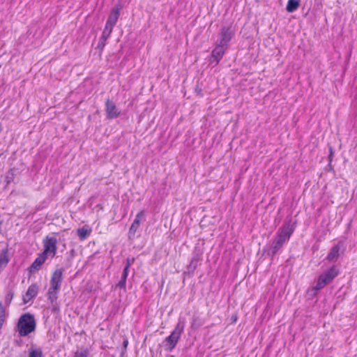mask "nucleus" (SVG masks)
<instances>
[{
  "mask_svg": "<svg viewBox=\"0 0 357 357\" xmlns=\"http://www.w3.org/2000/svg\"><path fill=\"white\" fill-rule=\"evenodd\" d=\"M294 230L293 225H291L289 223L285 224L280 227L266 251L267 255L272 257L275 255L280 250L283 245L289 241Z\"/></svg>",
  "mask_w": 357,
  "mask_h": 357,
  "instance_id": "1",
  "label": "nucleus"
},
{
  "mask_svg": "<svg viewBox=\"0 0 357 357\" xmlns=\"http://www.w3.org/2000/svg\"><path fill=\"white\" fill-rule=\"evenodd\" d=\"M63 272L62 268H57L52 275L50 287L47 291V298L52 304L54 303L57 300L58 294L63 282Z\"/></svg>",
  "mask_w": 357,
  "mask_h": 357,
  "instance_id": "2",
  "label": "nucleus"
},
{
  "mask_svg": "<svg viewBox=\"0 0 357 357\" xmlns=\"http://www.w3.org/2000/svg\"><path fill=\"white\" fill-rule=\"evenodd\" d=\"M17 332L21 337L28 335L35 331L36 321L33 314L26 313L22 314L17 322Z\"/></svg>",
  "mask_w": 357,
  "mask_h": 357,
  "instance_id": "3",
  "label": "nucleus"
},
{
  "mask_svg": "<svg viewBox=\"0 0 357 357\" xmlns=\"http://www.w3.org/2000/svg\"><path fill=\"white\" fill-rule=\"evenodd\" d=\"M185 326V323L184 319L180 318L173 331L165 339V347L167 350L171 351L175 348L181 334L184 331Z\"/></svg>",
  "mask_w": 357,
  "mask_h": 357,
  "instance_id": "4",
  "label": "nucleus"
},
{
  "mask_svg": "<svg viewBox=\"0 0 357 357\" xmlns=\"http://www.w3.org/2000/svg\"><path fill=\"white\" fill-rule=\"evenodd\" d=\"M338 273V269L335 266L329 268L319 275L314 289L316 290L322 289L324 286L332 282L337 276Z\"/></svg>",
  "mask_w": 357,
  "mask_h": 357,
  "instance_id": "5",
  "label": "nucleus"
},
{
  "mask_svg": "<svg viewBox=\"0 0 357 357\" xmlns=\"http://www.w3.org/2000/svg\"><path fill=\"white\" fill-rule=\"evenodd\" d=\"M56 234L54 233L52 236H47L43 241L44 250L42 253L47 257L53 258L56 255L58 243Z\"/></svg>",
  "mask_w": 357,
  "mask_h": 357,
  "instance_id": "6",
  "label": "nucleus"
},
{
  "mask_svg": "<svg viewBox=\"0 0 357 357\" xmlns=\"http://www.w3.org/2000/svg\"><path fill=\"white\" fill-rule=\"evenodd\" d=\"M234 35V30L231 26H223L220 31L215 44L227 47Z\"/></svg>",
  "mask_w": 357,
  "mask_h": 357,
  "instance_id": "7",
  "label": "nucleus"
},
{
  "mask_svg": "<svg viewBox=\"0 0 357 357\" xmlns=\"http://www.w3.org/2000/svg\"><path fill=\"white\" fill-rule=\"evenodd\" d=\"M145 220V212L144 211H139L135 216V218L132 223L131 226L130 227L129 231H128V239L129 240H134L136 237V233L138 231L140 222L142 220Z\"/></svg>",
  "mask_w": 357,
  "mask_h": 357,
  "instance_id": "8",
  "label": "nucleus"
},
{
  "mask_svg": "<svg viewBox=\"0 0 357 357\" xmlns=\"http://www.w3.org/2000/svg\"><path fill=\"white\" fill-rule=\"evenodd\" d=\"M105 112L107 119H113L121 115V111L117 108L114 102L107 99L105 102Z\"/></svg>",
  "mask_w": 357,
  "mask_h": 357,
  "instance_id": "9",
  "label": "nucleus"
},
{
  "mask_svg": "<svg viewBox=\"0 0 357 357\" xmlns=\"http://www.w3.org/2000/svg\"><path fill=\"white\" fill-rule=\"evenodd\" d=\"M226 46L220 45L219 44H216L215 47L213 49L211 53V63H215V65H217L220 59L222 58L223 55L225 52Z\"/></svg>",
  "mask_w": 357,
  "mask_h": 357,
  "instance_id": "10",
  "label": "nucleus"
},
{
  "mask_svg": "<svg viewBox=\"0 0 357 357\" xmlns=\"http://www.w3.org/2000/svg\"><path fill=\"white\" fill-rule=\"evenodd\" d=\"M120 8L114 7L112 8L110 15L107 20L105 27L113 30L114 26L116 25L119 17Z\"/></svg>",
  "mask_w": 357,
  "mask_h": 357,
  "instance_id": "11",
  "label": "nucleus"
},
{
  "mask_svg": "<svg viewBox=\"0 0 357 357\" xmlns=\"http://www.w3.org/2000/svg\"><path fill=\"white\" fill-rule=\"evenodd\" d=\"M38 291V287L36 284L30 285L23 296V301L24 303H29L31 299L35 298Z\"/></svg>",
  "mask_w": 357,
  "mask_h": 357,
  "instance_id": "12",
  "label": "nucleus"
},
{
  "mask_svg": "<svg viewBox=\"0 0 357 357\" xmlns=\"http://www.w3.org/2000/svg\"><path fill=\"white\" fill-rule=\"evenodd\" d=\"M47 258L43 253L39 254L30 266V271L39 270Z\"/></svg>",
  "mask_w": 357,
  "mask_h": 357,
  "instance_id": "13",
  "label": "nucleus"
},
{
  "mask_svg": "<svg viewBox=\"0 0 357 357\" xmlns=\"http://www.w3.org/2000/svg\"><path fill=\"white\" fill-rule=\"evenodd\" d=\"M202 252L197 250V248L195 250L194 255L190 261V263L188 266V270L191 271H194L198 266L199 261L202 258Z\"/></svg>",
  "mask_w": 357,
  "mask_h": 357,
  "instance_id": "14",
  "label": "nucleus"
},
{
  "mask_svg": "<svg viewBox=\"0 0 357 357\" xmlns=\"http://www.w3.org/2000/svg\"><path fill=\"white\" fill-rule=\"evenodd\" d=\"M112 32V29H110L107 27L105 26V29L102 31V36L100 38V40L98 44V47L100 50H102L106 44V41L107 38L110 36L111 33Z\"/></svg>",
  "mask_w": 357,
  "mask_h": 357,
  "instance_id": "15",
  "label": "nucleus"
},
{
  "mask_svg": "<svg viewBox=\"0 0 357 357\" xmlns=\"http://www.w3.org/2000/svg\"><path fill=\"white\" fill-rule=\"evenodd\" d=\"M91 232V229L84 227L77 229V235L79 236V239L82 241L86 239L90 235Z\"/></svg>",
  "mask_w": 357,
  "mask_h": 357,
  "instance_id": "16",
  "label": "nucleus"
},
{
  "mask_svg": "<svg viewBox=\"0 0 357 357\" xmlns=\"http://www.w3.org/2000/svg\"><path fill=\"white\" fill-rule=\"evenodd\" d=\"M128 271H129L128 269L123 268L121 278L120 281L119 282V283L116 284V287H119L120 289H126V280H127L128 275Z\"/></svg>",
  "mask_w": 357,
  "mask_h": 357,
  "instance_id": "17",
  "label": "nucleus"
},
{
  "mask_svg": "<svg viewBox=\"0 0 357 357\" xmlns=\"http://www.w3.org/2000/svg\"><path fill=\"white\" fill-rule=\"evenodd\" d=\"M299 6V1L298 0H289L286 7L289 13H293L298 9Z\"/></svg>",
  "mask_w": 357,
  "mask_h": 357,
  "instance_id": "18",
  "label": "nucleus"
},
{
  "mask_svg": "<svg viewBox=\"0 0 357 357\" xmlns=\"http://www.w3.org/2000/svg\"><path fill=\"white\" fill-rule=\"evenodd\" d=\"M340 247L338 245H335L332 248L330 253L328 254L327 258L330 261L335 260L339 255Z\"/></svg>",
  "mask_w": 357,
  "mask_h": 357,
  "instance_id": "19",
  "label": "nucleus"
},
{
  "mask_svg": "<svg viewBox=\"0 0 357 357\" xmlns=\"http://www.w3.org/2000/svg\"><path fill=\"white\" fill-rule=\"evenodd\" d=\"M6 318V310L3 305L0 303V329L2 328V326L4 323Z\"/></svg>",
  "mask_w": 357,
  "mask_h": 357,
  "instance_id": "20",
  "label": "nucleus"
},
{
  "mask_svg": "<svg viewBox=\"0 0 357 357\" xmlns=\"http://www.w3.org/2000/svg\"><path fill=\"white\" fill-rule=\"evenodd\" d=\"M29 357H43V352L40 349H31L29 350Z\"/></svg>",
  "mask_w": 357,
  "mask_h": 357,
  "instance_id": "21",
  "label": "nucleus"
},
{
  "mask_svg": "<svg viewBox=\"0 0 357 357\" xmlns=\"http://www.w3.org/2000/svg\"><path fill=\"white\" fill-rule=\"evenodd\" d=\"M8 261L7 256L5 254L0 255V267L6 266Z\"/></svg>",
  "mask_w": 357,
  "mask_h": 357,
  "instance_id": "22",
  "label": "nucleus"
},
{
  "mask_svg": "<svg viewBox=\"0 0 357 357\" xmlns=\"http://www.w3.org/2000/svg\"><path fill=\"white\" fill-rule=\"evenodd\" d=\"M89 355V352L87 349L82 350L79 352L75 353L74 357H87Z\"/></svg>",
  "mask_w": 357,
  "mask_h": 357,
  "instance_id": "23",
  "label": "nucleus"
},
{
  "mask_svg": "<svg viewBox=\"0 0 357 357\" xmlns=\"http://www.w3.org/2000/svg\"><path fill=\"white\" fill-rule=\"evenodd\" d=\"M134 261H135V258H133V257L128 258L126 259V266H125L124 268L129 270L130 266L134 263Z\"/></svg>",
  "mask_w": 357,
  "mask_h": 357,
  "instance_id": "24",
  "label": "nucleus"
},
{
  "mask_svg": "<svg viewBox=\"0 0 357 357\" xmlns=\"http://www.w3.org/2000/svg\"><path fill=\"white\" fill-rule=\"evenodd\" d=\"M13 294L10 292L8 294L7 296H6V301L9 300V302L11 301V299L13 298Z\"/></svg>",
  "mask_w": 357,
  "mask_h": 357,
  "instance_id": "25",
  "label": "nucleus"
},
{
  "mask_svg": "<svg viewBox=\"0 0 357 357\" xmlns=\"http://www.w3.org/2000/svg\"><path fill=\"white\" fill-rule=\"evenodd\" d=\"M128 342L127 340H124L123 342V347H124V349L126 350V347L128 346Z\"/></svg>",
  "mask_w": 357,
  "mask_h": 357,
  "instance_id": "26",
  "label": "nucleus"
},
{
  "mask_svg": "<svg viewBox=\"0 0 357 357\" xmlns=\"http://www.w3.org/2000/svg\"><path fill=\"white\" fill-rule=\"evenodd\" d=\"M332 155H333V153L331 152L330 158L332 156Z\"/></svg>",
  "mask_w": 357,
  "mask_h": 357,
  "instance_id": "27",
  "label": "nucleus"
}]
</instances>
